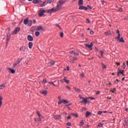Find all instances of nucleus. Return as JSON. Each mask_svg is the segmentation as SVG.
<instances>
[{
    "label": "nucleus",
    "mask_w": 128,
    "mask_h": 128,
    "mask_svg": "<svg viewBox=\"0 0 128 128\" xmlns=\"http://www.w3.org/2000/svg\"><path fill=\"white\" fill-rule=\"evenodd\" d=\"M79 10H88V7L84 6H79Z\"/></svg>",
    "instance_id": "nucleus-8"
},
{
    "label": "nucleus",
    "mask_w": 128,
    "mask_h": 128,
    "mask_svg": "<svg viewBox=\"0 0 128 128\" xmlns=\"http://www.w3.org/2000/svg\"><path fill=\"white\" fill-rule=\"evenodd\" d=\"M64 82H66V84H69L70 83V80H66V77L64 78Z\"/></svg>",
    "instance_id": "nucleus-30"
},
{
    "label": "nucleus",
    "mask_w": 128,
    "mask_h": 128,
    "mask_svg": "<svg viewBox=\"0 0 128 128\" xmlns=\"http://www.w3.org/2000/svg\"><path fill=\"white\" fill-rule=\"evenodd\" d=\"M46 4H48V1L46 0L43 3L40 4V6L43 7V6H46Z\"/></svg>",
    "instance_id": "nucleus-16"
},
{
    "label": "nucleus",
    "mask_w": 128,
    "mask_h": 128,
    "mask_svg": "<svg viewBox=\"0 0 128 128\" xmlns=\"http://www.w3.org/2000/svg\"><path fill=\"white\" fill-rule=\"evenodd\" d=\"M100 55L102 56H104V52L102 50H100Z\"/></svg>",
    "instance_id": "nucleus-46"
},
{
    "label": "nucleus",
    "mask_w": 128,
    "mask_h": 128,
    "mask_svg": "<svg viewBox=\"0 0 128 128\" xmlns=\"http://www.w3.org/2000/svg\"><path fill=\"white\" fill-rule=\"evenodd\" d=\"M26 46H21L20 48V50L21 52H26Z\"/></svg>",
    "instance_id": "nucleus-6"
},
{
    "label": "nucleus",
    "mask_w": 128,
    "mask_h": 128,
    "mask_svg": "<svg viewBox=\"0 0 128 128\" xmlns=\"http://www.w3.org/2000/svg\"><path fill=\"white\" fill-rule=\"evenodd\" d=\"M40 32H38V31H36V32H35L36 36H40Z\"/></svg>",
    "instance_id": "nucleus-33"
},
{
    "label": "nucleus",
    "mask_w": 128,
    "mask_h": 128,
    "mask_svg": "<svg viewBox=\"0 0 128 128\" xmlns=\"http://www.w3.org/2000/svg\"><path fill=\"white\" fill-rule=\"evenodd\" d=\"M34 120L35 122H38V118H35Z\"/></svg>",
    "instance_id": "nucleus-55"
},
{
    "label": "nucleus",
    "mask_w": 128,
    "mask_h": 128,
    "mask_svg": "<svg viewBox=\"0 0 128 128\" xmlns=\"http://www.w3.org/2000/svg\"><path fill=\"white\" fill-rule=\"evenodd\" d=\"M80 78H84V74L82 72V74H80Z\"/></svg>",
    "instance_id": "nucleus-38"
},
{
    "label": "nucleus",
    "mask_w": 128,
    "mask_h": 128,
    "mask_svg": "<svg viewBox=\"0 0 128 128\" xmlns=\"http://www.w3.org/2000/svg\"><path fill=\"white\" fill-rule=\"evenodd\" d=\"M78 97L80 98V100H82L80 102L81 104H90V102L88 100V98H84L80 94L78 95Z\"/></svg>",
    "instance_id": "nucleus-2"
},
{
    "label": "nucleus",
    "mask_w": 128,
    "mask_h": 128,
    "mask_svg": "<svg viewBox=\"0 0 128 128\" xmlns=\"http://www.w3.org/2000/svg\"><path fill=\"white\" fill-rule=\"evenodd\" d=\"M121 72H122V70H120V69H119L118 70V76H120V74H121Z\"/></svg>",
    "instance_id": "nucleus-37"
},
{
    "label": "nucleus",
    "mask_w": 128,
    "mask_h": 128,
    "mask_svg": "<svg viewBox=\"0 0 128 128\" xmlns=\"http://www.w3.org/2000/svg\"><path fill=\"white\" fill-rule=\"evenodd\" d=\"M119 40L120 42H124V38L122 37L121 38H120V39H118Z\"/></svg>",
    "instance_id": "nucleus-32"
},
{
    "label": "nucleus",
    "mask_w": 128,
    "mask_h": 128,
    "mask_svg": "<svg viewBox=\"0 0 128 128\" xmlns=\"http://www.w3.org/2000/svg\"><path fill=\"white\" fill-rule=\"evenodd\" d=\"M36 114L38 116L39 118H42V115H40V111H37Z\"/></svg>",
    "instance_id": "nucleus-31"
},
{
    "label": "nucleus",
    "mask_w": 128,
    "mask_h": 128,
    "mask_svg": "<svg viewBox=\"0 0 128 128\" xmlns=\"http://www.w3.org/2000/svg\"><path fill=\"white\" fill-rule=\"evenodd\" d=\"M6 40H7L6 44H8V42H10V38H7Z\"/></svg>",
    "instance_id": "nucleus-50"
},
{
    "label": "nucleus",
    "mask_w": 128,
    "mask_h": 128,
    "mask_svg": "<svg viewBox=\"0 0 128 128\" xmlns=\"http://www.w3.org/2000/svg\"><path fill=\"white\" fill-rule=\"evenodd\" d=\"M54 64H56V62L54 60L50 61L48 62V64H50V66H54Z\"/></svg>",
    "instance_id": "nucleus-21"
},
{
    "label": "nucleus",
    "mask_w": 128,
    "mask_h": 128,
    "mask_svg": "<svg viewBox=\"0 0 128 128\" xmlns=\"http://www.w3.org/2000/svg\"><path fill=\"white\" fill-rule=\"evenodd\" d=\"M62 8V6L60 4H58L56 8H52L48 10V14H52V12H58V10H60Z\"/></svg>",
    "instance_id": "nucleus-1"
},
{
    "label": "nucleus",
    "mask_w": 128,
    "mask_h": 128,
    "mask_svg": "<svg viewBox=\"0 0 128 128\" xmlns=\"http://www.w3.org/2000/svg\"><path fill=\"white\" fill-rule=\"evenodd\" d=\"M66 126H72V124L70 122H68L66 123Z\"/></svg>",
    "instance_id": "nucleus-43"
},
{
    "label": "nucleus",
    "mask_w": 128,
    "mask_h": 128,
    "mask_svg": "<svg viewBox=\"0 0 128 128\" xmlns=\"http://www.w3.org/2000/svg\"><path fill=\"white\" fill-rule=\"evenodd\" d=\"M91 114H90V112L88 111L86 112V118H88V116H90Z\"/></svg>",
    "instance_id": "nucleus-23"
},
{
    "label": "nucleus",
    "mask_w": 128,
    "mask_h": 128,
    "mask_svg": "<svg viewBox=\"0 0 128 128\" xmlns=\"http://www.w3.org/2000/svg\"><path fill=\"white\" fill-rule=\"evenodd\" d=\"M60 36L61 38H64V32H61L60 34Z\"/></svg>",
    "instance_id": "nucleus-52"
},
{
    "label": "nucleus",
    "mask_w": 128,
    "mask_h": 128,
    "mask_svg": "<svg viewBox=\"0 0 128 128\" xmlns=\"http://www.w3.org/2000/svg\"><path fill=\"white\" fill-rule=\"evenodd\" d=\"M84 124V120H82L81 122L80 123V126H83Z\"/></svg>",
    "instance_id": "nucleus-22"
},
{
    "label": "nucleus",
    "mask_w": 128,
    "mask_h": 128,
    "mask_svg": "<svg viewBox=\"0 0 128 128\" xmlns=\"http://www.w3.org/2000/svg\"><path fill=\"white\" fill-rule=\"evenodd\" d=\"M56 26H58V28H60V30H62V27H60V24H56Z\"/></svg>",
    "instance_id": "nucleus-42"
},
{
    "label": "nucleus",
    "mask_w": 128,
    "mask_h": 128,
    "mask_svg": "<svg viewBox=\"0 0 128 128\" xmlns=\"http://www.w3.org/2000/svg\"><path fill=\"white\" fill-rule=\"evenodd\" d=\"M116 34H118V36L116 38L117 40H120V30H116Z\"/></svg>",
    "instance_id": "nucleus-13"
},
{
    "label": "nucleus",
    "mask_w": 128,
    "mask_h": 128,
    "mask_svg": "<svg viewBox=\"0 0 128 128\" xmlns=\"http://www.w3.org/2000/svg\"><path fill=\"white\" fill-rule=\"evenodd\" d=\"M74 56H80V53L75 52H74Z\"/></svg>",
    "instance_id": "nucleus-40"
},
{
    "label": "nucleus",
    "mask_w": 128,
    "mask_h": 128,
    "mask_svg": "<svg viewBox=\"0 0 128 128\" xmlns=\"http://www.w3.org/2000/svg\"><path fill=\"white\" fill-rule=\"evenodd\" d=\"M20 30V27H16L12 32V34H16Z\"/></svg>",
    "instance_id": "nucleus-5"
},
{
    "label": "nucleus",
    "mask_w": 128,
    "mask_h": 128,
    "mask_svg": "<svg viewBox=\"0 0 128 128\" xmlns=\"http://www.w3.org/2000/svg\"><path fill=\"white\" fill-rule=\"evenodd\" d=\"M104 126V124L102 123H99L98 124V126H99V128H102Z\"/></svg>",
    "instance_id": "nucleus-36"
},
{
    "label": "nucleus",
    "mask_w": 128,
    "mask_h": 128,
    "mask_svg": "<svg viewBox=\"0 0 128 128\" xmlns=\"http://www.w3.org/2000/svg\"><path fill=\"white\" fill-rule=\"evenodd\" d=\"M42 94H44V96H46L48 94V90H44L42 92H40Z\"/></svg>",
    "instance_id": "nucleus-26"
},
{
    "label": "nucleus",
    "mask_w": 128,
    "mask_h": 128,
    "mask_svg": "<svg viewBox=\"0 0 128 128\" xmlns=\"http://www.w3.org/2000/svg\"><path fill=\"white\" fill-rule=\"evenodd\" d=\"M32 20H30L28 22V26H32Z\"/></svg>",
    "instance_id": "nucleus-25"
},
{
    "label": "nucleus",
    "mask_w": 128,
    "mask_h": 128,
    "mask_svg": "<svg viewBox=\"0 0 128 128\" xmlns=\"http://www.w3.org/2000/svg\"><path fill=\"white\" fill-rule=\"evenodd\" d=\"M66 88H68V90H72V88H70V86H66Z\"/></svg>",
    "instance_id": "nucleus-44"
},
{
    "label": "nucleus",
    "mask_w": 128,
    "mask_h": 128,
    "mask_svg": "<svg viewBox=\"0 0 128 128\" xmlns=\"http://www.w3.org/2000/svg\"><path fill=\"white\" fill-rule=\"evenodd\" d=\"M124 122H126V124H128V118H126L124 120Z\"/></svg>",
    "instance_id": "nucleus-49"
},
{
    "label": "nucleus",
    "mask_w": 128,
    "mask_h": 128,
    "mask_svg": "<svg viewBox=\"0 0 128 128\" xmlns=\"http://www.w3.org/2000/svg\"><path fill=\"white\" fill-rule=\"evenodd\" d=\"M8 70L10 72H12V74H16V70H14L10 68H8Z\"/></svg>",
    "instance_id": "nucleus-17"
},
{
    "label": "nucleus",
    "mask_w": 128,
    "mask_h": 128,
    "mask_svg": "<svg viewBox=\"0 0 128 128\" xmlns=\"http://www.w3.org/2000/svg\"><path fill=\"white\" fill-rule=\"evenodd\" d=\"M62 102H64V104H68V102L66 100H62Z\"/></svg>",
    "instance_id": "nucleus-34"
},
{
    "label": "nucleus",
    "mask_w": 128,
    "mask_h": 128,
    "mask_svg": "<svg viewBox=\"0 0 128 128\" xmlns=\"http://www.w3.org/2000/svg\"><path fill=\"white\" fill-rule=\"evenodd\" d=\"M102 66H103V68L104 69L106 68V65L102 64Z\"/></svg>",
    "instance_id": "nucleus-59"
},
{
    "label": "nucleus",
    "mask_w": 128,
    "mask_h": 128,
    "mask_svg": "<svg viewBox=\"0 0 128 128\" xmlns=\"http://www.w3.org/2000/svg\"><path fill=\"white\" fill-rule=\"evenodd\" d=\"M78 6H82L84 4V0H80L78 2Z\"/></svg>",
    "instance_id": "nucleus-18"
},
{
    "label": "nucleus",
    "mask_w": 128,
    "mask_h": 128,
    "mask_svg": "<svg viewBox=\"0 0 128 128\" xmlns=\"http://www.w3.org/2000/svg\"><path fill=\"white\" fill-rule=\"evenodd\" d=\"M48 82V81L46 79H43L42 80V84H46Z\"/></svg>",
    "instance_id": "nucleus-39"
},
{
    "label": "nucleus",
    "mask_w": 128,
    "mask_h": 128,
    "mask_svg": "<svg viewBox=\"0 0 128 128\" xmlns=\"http://www.w3.org/2000/svg\"><path fill=\"white\" fill-rule=\"evenodd\" d=\"M118 10L119 12H122V8H119Z\"/></svg>",
    "instance_id": "nucleus-57"
},
{
    "label": "nucleus",
    "mask_w": 128,
    "mask_h": 128,
    "mask_svg": "<svg viewBox=\"0 0 128 128\" xmlns=\"http://www.w3.org/2000/svg\"><path fill=\"white\" fill-rule=\"evenodd\" d=\"M33 46H34V44H32V42H28V48H32Z\"/></svg>",
    "instance_id": "nucleus-20"
},
{
    "label": "nucleus",
    "mask_w": 128,
    "mask_h": 128,
    "mask_svg": "<svg viewBox=\"0 0 128 128\" xmlns=\"http://www.w3.org/2000/svg\"><path fill=\"white\" fill-rule=\"evenodd\" d=\"M44 30V26H37V30H39L40 32L42 31V30Z\"/></svg>",
    "instance_id": "nucleus-12"
},
{
    "label": "nucleus",
    "mask_w": 128,
    "mask_h": 128,
    "mask_svg": "<svg viewBox=\"0 0 128 128\" xmlns=\"http://www.w3.org/2000/svg\"><path fill=\"white\" fill-rule=\"evenodd\" d=\"M28 18H25L24 20V24H28Z\"/></svg>",
    "instance_id": "nucleus-15"
},
{
    "label": "nucleus",
    "mask_w": 128,
    "mask_h": 128,
    "mask_svg": "<svg viewBox=\"0 0 128 128\" xmlns=\"http://www.w3.org/2000/svg\"><path fill=\"white\" fill-rule=\"evenodd\" d=\"M116 88H114L113 89V90H110V92H112L114 93V92H116Z\"/></svg>",
    "instance_id": "nucleus-47"
},
{
    "label": "nucleus",
    "mask_w": 128,
    "mask_h": 128,
    "mask_svg": "<svg viewBox=\"0 0 128 128\" xmlns=\"http://www.w3.org/2000/svg\"><path fill=\"white\" fill-rule=\"evenodd\" d=\"M86 20H87V22H86L87 24H90V19L87 18Z\"/></svg>",
    "instance_id": "nucleus-51"
},
{
    "label": "nucleus",
    "mask_w": 128,
    "mask_h": 128,
    "mask_svg": "<svg viewBox=\"0 0 128 128\" xmlns=\"http://www.w3.org/2000/svg\"><path fill=\"white\" fill-rule=\"evenodd\" d=\"M66 70H70V66H68L66 67Z\"/></svg>",
    "instance_id": "nucleus-64"
},
{
    "label": "nucleus",
    "mask_w": 128,
    "mask_h": 128,
    "mask_svg": "<svg viewBox=\"0 0 128 128\" xmlns=\"http://www.w3.org/2000/svg\"><path fill=\"white\" fill-rule=\"evenodd\" d=\"M126 63L124 62L123 63V68H124H124H126Z\"/></svg>",
    "instance_id": "nucleus-48"
},
{
    "label": "nucleus",
    "mask_w": 128,
    "mask_h": 128,
    "mask_svg": "<svg viewBox=\"0 0 128 128\" xmlns=\"http://www.w3.org/2000/svg\"><path fill=\"white\" fill-rule=\"evenodd\" d=\"M47 4H50L51 2H54V0H47Z\"/></svg>",
    "instance_id": "nucleus-35"
},
{
    "label": "nucleus",
    "mask_w": 128,
    "mask_h": 128,
    "mask_svg": "<svg viewBox=\"0 0 128 128\" xmlns=\"http://www.w3.org/2000/svg\"><path fill=\"white\" fill-rule=\"evenodd\" d=\"M94 45L92 44V42H91L90 44H85V46L86 48H90V50H92V46Z\"/></svg>",
    "instance_id": "nucleus-7"
},
{
    "label": "nucleus",
    "mask_w": 128,
    "mask_h": 128,
    "mask_svg": "<svg viewBox=\"0 0 128 128\" xmlns=\"http://www.w3.org/2000/svg\"><path fill=\"white\" fill-rule=\"evenodd\" d=\"M46 10H44L43 8H40L39 12H38V16L42 17V16H46V14H46Z\"/></svg>",
    "instance_id": "nucleus-3"
},
{
    "label": "nucleus",
    "mask_w": 128,
    "mask_h": 128,
    "mask_svg": "<svg viewBox=\"0 0 128 128\" xmlns=\"http://www.w3.org/2000/svg\"><path fill=\"white\" fill-rule=\"evenodd\" d=\"M7 38H10V37L12 36V34H10V32H8V33L6 34Z\"/></svg>",
    "instance_id": "nucleus-29"
},
{
    "label": "nucleus",
    "mask_w": 128,
    "mask_h": 128,
    "mask_svg": "<svg viewBox=\"0 0 128 128\" xmlns=\"http://www.w3.org/2000/svg\"><path fill=\"white\" fill-rule=\"evenodd\" d=\"M74 116L76 118H78V114H75Z\"/></svg>",
    "instance_id": "nucleus-58"
},
{
    "label": "nucleus",
    "mask_w": 128,
    "mask_h": 128,
    "mask_svg": "<svg viewBox=\"0 0 128 128\" xmlns=\"http://www.w3.org/2000/svg\"><path fill=\"white\" fill-rule=\"evenodd\" d=\"M55 118L56 120H60L62 118V116L60 115H56L55 116Z\"/></svg>",
    "instance_id": "nucleus-24"
},
{
    "label": "nucleus",
    "mask_w": 128,
    "mask_h": 128,
    "mask_svg": "<svg viewBox=\"0 0 128 128\" xmlns=\"http://www.w3.org/2000/svg\"><path fill=\"white\" fill-rule=\"evenodd\" d=\"M104 34L106 36H112V32H110V30H108V32H104Z\"/></svg>",
    "instance_id": "nucleus-14"
},
{
    "label": "nucleus",
    "mask_w": 128,
    "mask_h": 128,
    "mask_svg": "<svg viewBox=\"0 0 128 128\" xmlns=\"http://www.w3.org/2000/svg\"><path fill=\"white\" fill-rule=\"evenodd\" d=\"M74 90H76V92H80V90L76 87L74 88Z\"/></svg>",
    "instance_id": "nucleus-27"
},
{
    "label": "nucleus",
    "mask_w": 128,
    "mask_h": 128,
    "mask_svg": "<svg viewBox=\"0 0 128 128\" xmlns=\"http://www.w3.org/2000/svg\"><path fill=\"white\" fill-rule=\"evenodd\" d=\"M78 60V58H76V57H74H74H72V60Z\"/></svg>",
    "instance_id": "nucleus-53"
},
{
    "label": "nucleus",
    "mask_w": 128,
    "mask_h": 128,
    "mask_svg": "<svg viewBox=\"0 0 128 128\" xmlns=\"http://www.w3.org/2000/svg\"><path fill=\"white\" fill-rule=\"evenodd\" d=\"M72 118V116H69L67 117V120H70Z\"/></svg>",
    "instance_id": "nucleus-56"
},
{
    "label": "nucleus",
    "mask_w": 128,
    "mask_h": 128,
    "mask_svg": "<svg viewBox=\"0 0 128 128\" xmlns=\"http://www.w3.org/2000/svg\"><path fill=\"white\" fill-rule=\"evenodd\" d=\"M74 50H72V51H70V52H69L70 54H74Z\"/></svg>",
    "instance_id": "nucleus-45"
},
{
    "label": "nucleus",
    "mask_w": 128,
    "mask_h": 128,
    "mask_svg": "<svg viewBox=\"0 0 128 128\" xmlns=\"http://www.w3.org/2000/svg\"><path fill=\"white\" fill-rule=\"evenodd\" d=\"M32 22L34 24H36V20H33Z\"/></svg>",
    "instance_id": "nucleus-61"
},
{
    "label": "nucleus",
    "mask_w": 128,
    "mask_h": 128,
    "mask_svg": "<svg viewBox=\"0 0 128 128\" xmlns=\"http://www.w3.org/2000/svg\"><path fill=\"white\" fill-rule=\"evenodd\" d=\"M100 90H98L96 92V94H100Z\"/></svg>",
    "instance_id": "nucleus-60"
},
{
    "label": "nucleus",
    "mask_w": 128,
    "mask_h": 128,
    "mask_svg": "<svg viewBox=\"0 0 128 128\" xmlns=\"http://www.w3.org/2000/svg\"><path fill=\"white\" fill-rule=\"evenodd\" d=\"M32 2L34 4H40L42 2V0H33Z\"/></svg>",
    "instance_id": "nucleus-10"
},
{
    "label": "nucleus",
    "mask_w": 128,
    "mask_h": 128,
    "mask_svg": "<svg viewBox=\"0 0 128 128\" xmlns=\"http://www.w3.org/2000/svg\"><path fill=\"white\" fill-rule=\"evenodd\" d=\"M48 84H52L53 85L54 83L52 82H49Z\"/></svg>",
    "instance_id": "nucleus-62"
},
{
    "label": "nucleus",
    "mask_w": 128,
    "mask_h": 128,
    "mask_svg": "<svg viewBox=\"0 0 128 128\" xmlns=\"http://www.w3.org/2000/svg\"><path fill=\"white\" fill-rule=\"evenodd\" d=\"M27 38L28 42H32V40H34V37H32V35H28Z\"/></svg>",
    "instance_id": "nucleus-9"
},
{
    "label": "nucleus",
    "mask_w": 128,
    "mask_h": 128,
    "mask_svg": "<svg viewBox=\"0 0 128 128\" xmlns=\"http://www.w3.org/2000/svg\"><path fill=\"white\" fill-rule=\"evenodd\" d=\"M66 2L64 0H59V2L58 4H60V6H62V4Z\"/></svg>",
    "instance_id": "nucleus-11"
},
{
    "label": "nucleus",
    "mask_w": 128,
    "mask_h": 128,
    "mask_svg": "<svg viewBox=\"0 0 128 128\" xmlns=\"http://www.w3.org/2000/svg\"><path fill=\"white\" fill-rule=\"evenodd\" d=\"M87 8L90 10H92V7L90 6V5L87 6Z\"/></svg>",
    "instance_id": "nucleus-41"
},
{
    "label": "nucleus",
    "mask_w": 128,
    "mask_h": 128,
    "mask_svg": "<svg viewBox=\"0 0 128 128\" xmlns=\"http://www.w3.org/2000/svg\"><path fill=\"white\" fill-rule=\"evenodd\" d=\"M90 34H94V31L93 30L90 31Z\"/></svg>",
    "instance_id": "nucleus-63"
},
{
    "label": "nucleus",
    "mask_w": 128,
    "mask_h": 128,
    "mask_svg": "<svg viewBox=\"0 0 128 128\" xmlns=\"http://www.w3.org/2000/svg\"><path fill=\"white\" fill-rule=\"evenodd\" d=\"M4 88H6V84H2V85H0V90Z\"/></svg>",
    "instance_id": "nucleus-28"
},
{
    "label": "nucleus",
    "mask_w": 128,
    "mask_h": 128,
    "mask_svg": "<svg viewBox=\"0 0 128 128\" xmlns=\"http://www.w3.org/2000/svg\"><path fill=\"white\" fill-rule=\"evenodd\" d=\"M98 114H100H100H102V111H98Z\"/></svg>",
    "instance_id": "nucleus-54"
},
{
    "label": "nucleus",
    "mask_w": 128,
    "mask_h": 128,
    "mask_svg": "<svg viewBox=\"0 0 128 128\" xmlns=\"http://www.w3.org/2000/svg\"><path fill=\"white\" fill-rule=\"evenodd\" d=\"M22 60H24V58H18L16 62L13 64V68H16V66H18V64Z\"/></svg>",
    "instance_id": "nucleus-4"
},
{
    "label": "nucleus",
    "mask_w": 128,
    "mask_h": 128,
    "mask_svg": "<svg viewBox=\"0 0 128 128\" xmlns=\"http://www.w3.org/2000/svg\"><path fill=\"white\" fill-rule=\"evenodd\" d=\"M2 96H0V108H2Z\"/></svg>",
    "instance_id": "nucleus-19"
}]
</instances>
